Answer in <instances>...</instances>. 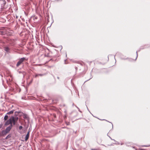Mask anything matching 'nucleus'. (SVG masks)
I'll list each match as a JSON object with an SVG mask.
<instances>
[{
  "label": "nucleus",
  "mask_w": 150,
  "mask_h": 150,
  "mask_svg": "<svg viewBox=\"0 0 150 150\" xmlns=\"http://www.w3.org/2000/svg\"><path fill=\"white\" fill-rule=\"evenodd\" d=\"M18 118L17 117H14L12 116L10 118V121L11 122V124L14 125L16 122H17L18 120Z\"/></svg>",
  "instance_id": "obj_1"
},
{
  "label": "nucleus",
  "mask_w": 150,
  "mask_h": 150,
  "mask_svg": "<svg viewBox=\"0 0 150 150\" xmlns=\"http://www.w3.org/2000/svg\"><path fill=\"white\" fill-rule=\"evenodd\" d=\"M25 60H26V59L25 57L22 58L20 59L16 64V66L17 67H18L20 65L22 64L23 62Z\"/></svg>",
  "instance_id": "obj_2"
},
{
  "label": "nucleus",
  "mask_w": 150,
  "mask_h": 150,
  "mask_svg": "<svg viewBox=\"0 0 150 150\" xmlns=\"http://www.w3.org/2000/svg\"><path fill=\"white\" fill-rule=\"evenodd\" d=\"M8 133L5 130H3L2 132L0 133V136H4L6 135Z\"/></svg>",
  "instance_id": "obj_3"
},
{
  "label": "nucleus",
  "mask_w": 150,
  "mask_h": 150,
  "mask_svg": "<svg viewBox=\"0 0 150 150\" xmlns=\"http://www.w3.org/2000/svg\"><path fill=\"white\" fill-rule=\"evenodd\" d=\"M12 125H10V126L6 128V130H5L8 133L10 131L12 127Z\"/></svg>",
  "instance_id": "obj_4"
},
{
  "label": "nucleus",
  "mask_w": 150,
  "mask_h": 150,
  "mask_svg": "<svg viewBox=\"0 0 150 150\" xmlns=\"http://www.w3.org/2000/svg\"><path fill=\"white\" fill-rule=\"evenodd\" d=\"M9 124H10V125H12L11 124V122L10 121V119L6 121V122L5 123V125H7Z\"/></svg>",
  "instance_id": "obj_5"
},
{
  "label": "nucleus",
  "mask_w": 150,
  "mask_h": 150,
  "mask_svg": "<svg viewBox=\"0 0 150 150\" xmlns=\"http://www.w3.org/2000/svg\"><path fill=\"white\" fill-rule=\"evenodd\" d=\"M29 133H30V132L29 131L28 132L27 134L26 135V136L25 137V141H27L28 140V139L29 137Z\"/></svg>",
  "instance_id": "obj_6"
},
{
  "label": "nucleus",
  "mask_w": 150,
  "mask_h": 150,
  "mask_svg": "<svg viewBox=\"0 0 150 150\" xmlns=\"http://www.w3.org/2000/svg\"><path fill=\"white\" fill-rule=\"evenodd\" d=\"M14 110L11 111L7 113V114L10 115L13 113Z\"/></svg>",
  "instance_id": "obj_7"
},
{
  "label": "nucleus",
  "mask_w": 150,
  "mask_h": 150,
  "mask_svg": "<svg viewBox=\"0 0 150 150\" xmlns=\"http://www.w3.org/2000/svg\"><path fill=\"white\" fill-rule=\"evenodd\" d=\"M8 115H5L4 117V120H6L8 119Z\"/></svg>",
  "instance_id": "obj_8"
},
{
  "label": "nucleus",
  "mask_w": 150,
  "mask_h": 150,
  "mask_svg": "<svg viewBox=\"0 0 150 150\" xmlns=\"http://www.w3.org/2000/svg\"><path fill=\"white\" fill-rule=\"evenodd\" d=\"M23 128V127L22 126H20L19 127V129L20 130H21V129H22Z\"/></svg>",
  "instance_id": "obj_9"
},
{
  "label": "nucleus",
  "mask_w": 150,
  "mask_h": 150,
  "mask_svg": "<svg viewBox=\"0 0 150 150\" xmlns=\"http://www.w3.org/2000/svg\"><path fill=\"white\" fill-rule=\"evenodd\" d=\"M8 50H9L8 48V47H6L5 48V50H6V51H8Z\"/></svg>",
  "instance_id": "obj_10"
},
{
  "label": "nucleus",
  "mask_w": 150,
  "mask_h": 150,
  "mask_svg": "<svg viewBox=\"0 0 150 150\" xmlns=\"http://www.w3.org/2000/svg\"><path fill=\"white\" fill-rule=\"evenodd\" d=\"M38 76H38V74H36L35 75V77L36 78Z\"/></svg>",
  "instance_id": "obj_11"
},
{
  "label": "nucleus",
  "mask_w": 150,
  "mask_h": 150,
  "mask_svg": "<svg viewBox=\"0 0 150 150\" xmlns=\"http://www.w3.org/2000/svg\"><path fill=\"white\" fill-rule=\"evenodd\" d=\"M53 116L54 117V118H55L56 117V115L54 114H53Z\"/></svg>",
  "instance_id": "obj_12"
},
{
  "label": "nucleus",
  "mask_w": 150,
  "mask_h": 150,
  "mask_svg": "<svg viewBox=\"0 0 150 150\" xmlns=\"http://www.w3.org/2000/svg\"><path fill=\"white\" fill-rule=\"evenodd\" d=\"M38 74V76H42L43 75V74Z\"/></svg>",
  "instance_id": "obj_13"
},
{
  "label": "nucleus",
  "mask_w": 150,
  "mask_h": 150,
  "mask_svg": "<svg viewBox=\"0 0 150 150\" xmlns=\"http://www.w3.org/2000/svg\"><path fill=\"white\" fill-rule=\"evenodd\" d=\"M2 124H0V129L2 127Z\"/></svg>",
  "instance_id": "obj_14"
},
{
  "label": "nucleus",
  "mask_w": 150,
  "mask_h": 150,
  "mask_svg": "<svg viewBox=\"0 0 150 150\" xmlns=\"http://www.w3.org/2000/svg\"><path fill=\"white\" fill-rule=\"evenodd\" d=\"M145 146V147H149V146H150V145H149V146Z\"/></svg>",
  "instance_id": "obj_15"
},
{
  "label": "nucleus",
  "mask_w": 150,
  "mask_h": 150,
  "mask_svg": "<svg viewBox=\"0 0 150 150\" xmlns=\"http://www.w3.org/2000/svg\"><path fill=\"white\" fill-rule=\"evenodd\" d=\"M91 150H97V149H91Z\"/></svg>",
  "instance_id": "obj_16"
},
{
  "label": "nucleus",
  "mask_w": 150,
  "mask_h": 150,
  "mask_svg": "<svg viewBox=\"0 0 150 150\" xmlns=\"http://www.w3.org/2000/svg\"><path fill=\"white\" fill-rule=\"evenodd\" d=\"M140 150H144V149H140Z\"/></svg>",
  "instance_id": "obj_17"
},
{
  "label": "nucleus",
  "mask_w": 150,
  "mask_h": 150,
  "mask_svg": "<svg viewBox=\"0 0 150 150\" xmlns=\"http://www.w3.org/2000/svg\"><path fill=\"white\" fill-rule=\"evenodd\" d=\"M5 3H6V2H5L4 3V4H5Z\"/></svg>",
  "instance_id": "obj_18"
}]
</instances>
